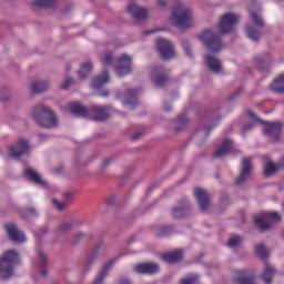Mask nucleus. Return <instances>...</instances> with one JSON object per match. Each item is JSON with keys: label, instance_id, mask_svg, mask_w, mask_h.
<instances>
[{"label": "nucleus", "instance_id": "obj_1", "mask_svg": "<svg viewBox=\"0 0 284 284\" xmlns=\"http://www.w3.org/2000/svg\"><path fill=\"white\" fill-rule=\"evenodd\" d=\"M70 112L78 118H92L94 121H104L108 119V111L105 108L93 105L91 109H87L79 102L69 104Z\"/></svg>", "mask_w": 284, "mask_h": 284}, {"label": "nucleus", "instance_id": "obj_2", "mask_svg": "<svg viewBox=\"0 0 284 284\" xmlns=\"http://www.w3.org/2000/svg\"><path fill=\"white\" fill-rule=\"evenodd\" d=\"M19 253L13 250L6 251V253L2 254V257H0V277L3 281L11 278L13 275V268L16 265H19Z\"/></svg>", "mask_w": 284, "mask_h": 284}, {"label": "nucleus", "instance_id": "obj_3", "mask_svg": "<svg viewBox=\"0 0 284 284\" xmlns=\"http://www.w3.org/2000/svg\"><path fill=\"white\" fill-rule=\"evenodd\" d=\"M33 119L41 128L51 129L58 125L55 114L48 106H36L33 111Z\"/></svg>", "mask_w": 284, "mask_h": 284}, {"label": "nucleus", "instance_id": "obj_4", "mask_svg": "<svg viewBox=\"0 0 284 284\" xmlns=\"http://www.w3.org/2000/svg\"><path fill=\"white\" fill-rule=\"evenodd\" d=\"M247 115L255 122H261L262 125H265L264 134L271 138L273 142H277L281 139L283 128V124L281 122H265L257 119L256 114L253 111H247Z\"/></svg>", "mask_w": 284, "mask_h": 284}, {"label": "nucleus", "instance_id": "obj_5", "mask_svg": "<svg viewBox=\"0 0 284 284\" xmlns=\"http://www.w3.org/2000/svg\"><path fill=\"white\" fill-rule=\"evenodd\" d=\"M172 20L176 23L178 29L186 30L192 26V13L190 9L178 4V7L173 9Z\"/></svg>", "mask_w": 284, "mask_h": 284}, {"label": "nucleus", "instance_id": "obj_6", "mask_svg": "<svg viewBox=\"0 0 284 284\" xmlns=\"http://www.w3.org/2000/svg\"><path fill=\"white\" fill-rule=\"evenodd\" d=\"M199 39L202 41V43H204L210 52L219 53L222 51L223 44L219 33H215L212 30H205L202 32Z\"/></svg>", "mask_w": 284, "mask_h": 284}, {"label": "nucleus", "instance_id": "obj_7", "mask_svg": "<svg viewBox=\"0 0 284 284\" xmlns=\"http://www.w3.org/2000/svg\"><path fill=\"white\" fill-rule=\"evenodd\" d=\"M274 221H281V215L277 212H261L254 217L255 226L261 232L267 231Z\"/></svg>", "mask_w": 284, "mask_h": 284}, {"label": "nucleus", "instance_id": "obj_8", "mask_svg": "<svg viewBox=\"0 0 284 284\" xmlns=\"http://www.w3.org/2000/svg\"><path fill=\"white\" fill-rule=\"evenodd\" d=\"M240 17L233 13H224L219 22V30L222 34L232 33L239 24Z\"/></svg>", "mask_w": 284, "mask_h": 284}, {"label": "nucleus", "instance_id": "obj_9", "mask_svg": "<svg viewBox=\"0 0 284 284\" xmlns=\"http://www.w3.org/2000/svg\"><path fill=\"white\" fill-rule=\"evenodd\" d=\"M156 50L160 52L161 59L164 61H170L176 57V51H174V45L166 39H156Z\"/></svg>", "mask_w": 284, "mask_h": 284}, {"label": "nucleus", "instance_id": "obj_10", "mask_svg": "<svg viewBox=\"0 0 284 284\" xmlns=\"http://www.w3.org/2000/svg\"><path fill=\"white\" fill-rule=\"evenodd\" d=\"M132 71V58L128 54H122L118 58V67H115V74L118 77H125Z\"/></svg>", "mask_w": 284, "mask_h": 284}, {"label": "nucleus", "instance_id": "obj_11", "mask_svg": "<svg viewBox=\"0 0 284 284\" xmlns=\"http://www.w3.org/2000/svg\"><path fill=\"white\" fill-rule=\"evenodd\" d=\"M30 151V146L26 139H18V142L9 146V155L11 159H19L20 156L27 155Z\"/></svg>", "mask_w": 284, "mask_h": 284}, {"label": "nucleus", "instance_id": "obj_12", "mask_svg": "<svg viewBox=\"0 0 284 284\" xmlns=\"http://www.w3.org/2000/svg\"><path fill=\"white\" fill-rule=\"evenodd\" d=\"M128 12L131 13L133 22L135 23H141L149 17V11H146L145 8H142L135 3L129 4Z\"/></svg>", "mask_w": 284, "mask_h": 284}, {"label": "nucleus", "instance_id": "obj_13", "mask_svg": "<svg viewBox=\"0 0 284 284\" xmlns=\"http://www.w3.org/2000/svg\"><path fill=\"white\" fill-rule=\"evenodd\" d=\"M160 266L155 263H138L133 265V272L142 275H153L159 273Z\"/></svg>", "mask_w": 284, "mask_h": 284}, {"label": "nucleus", "instance_id": "obj_14", "mask_svg": "<svg viewBox=\"0 0 284 284\" xmlns=\"http://www.w3.org/2000/svg\"><path fill=\"white\" fill-rule=\"evenodd\" d=\"M7 234H9V239L14 243H26L27 236L23 232L17 229L16 224L9 223L6 224Z\"/></svg>", "mask_w": 284, "mask_h": 284}, {"label": "nucleus", "instance_id": "obj_15", "mask_svg": "<svg viewBox=\"0 0 284 284\" xmlns=\"http://www.w3.org/2000/svg\"><path fill=\"white\" fill-rule=\"evenodd\" d=\"M194 196H195V201H197V204L201 211L205 212L209 205H211V199H209L207 191H205L204 189L197 187L194 190Z\"/></svg>", "mask_w": 284, "mask_h": 284}, {"label": "nucleus", "instance_id": "obj_16", "mask_svg": "<svg viewBox=\"0 0 284 284\" xmlns=\"http://www.w3.org/2000/svg\"><path fill=\"white\" fill-rule=\"evenodd\" d=\"M152 74L155 75V79H153L155 87H165L168 77L165 75V70L162 67H153Z\"/></svg>", "mask_w": 284, "mask_h": 284}, {"label": "nucleus", "instance_id": "obj_17", "mask_svg": "<svg viewBox=\"0 0 284 284\" xmlns=\"http://www.w3.org/2000/svg\"><path fill=\"white\" fill-rule=\"evenodd\" d=\"M251 169H252L251 160L248 158H244L243 169L240 172V176H237V179L234 180V184L236 185L243 184V182L246 181L247 176H250Z\"/></svg>", "mask_w": 284, "mask_h": 284}, {"label": "nucleus", "instance_id": "obj_18", "mask_svg": "<svg viewBox=\"0 0 284 284\" xmlns=\"http://www.w3.org/2000/svg\"><path fill=\"white\" fill-rule=\"evenodd\" d=\"M204 63L206 68H209L210 72L219 74L222 71V63H220L219 59L212 55L205 54Z\"/></svg>", "mask_w": 284, "mask_h": 284}, {"label": "nucleus", "instance_id": "obj_19", "mask_svg": "<svg viewBox=\"0 0 284 284\" xmlns=\"http://www.w3.org/2000/svg\"><path fill=\"white\" fill-rule=\"evenodd\" d=\"M231 149H232V140L224 139L222 142V148H220L213 153V159H222L223 156L230 153Z\"/></svg>", "mask_w": 284, "mask_h": 284}, {"label": "nucleus", "instance_id": "obj_20", "mask_svg": "<svg viewBox=\"0 0 284 284\" xmlns=\"http://www.w3.org/2000/svg\"><path fill=\"white\" fill-rule=\"evenodd\" d=\"M164 263H168V264H175L178 262L181 261V258H183V252L181 251H173V252H170V253H165L163 256H162Z\"/></svg>", "mask_w": 284, "mask_h": 284}, {"label": "nucleus", "instance_id": "obj_21", "mask_svg": "<svg viewBox=\"0 0 284 284\" xmlns=\"http://www.w3.org/2000/svg\"><path fill=\"white\" fill-rule=\"evenodd\" d=\"M236 274L237 277L234 278V284H256L254 283V276H248L246 271L240 270Z\"/></svg>", "mask_w": 284, "mask_h": 284}, {"label": "nucleus", "instance_id": "obj_22", "mask_svg": "<svg viewBox=\"0 0 284 284\" xmlns=\"http://www.w3.org/2000/svg\"><path fill=\"white\" fill-rule=\"evenodd\" d=\"M24 178L33 182L34 184H39L41 186H45V182L41 180L40 175L37 173V171L27 169L23 171Z\"/></svg>", "mask_w": 284, "mask_h": 284}, {"label": "nucleus", "instance_id": "obj_23", "mask_svg": "<svg viewBox=\"0 0 284 284\" xmlns=\"http://www.w3.org/2000/svg\"><path fill=\"white\" fill-rule=\"evenodd\" d=\"M114 261L111 260L106 264L103 265V268H101L100 273H98L97 278L94 280L93 284H102L103 280L108 276V272L113 266Z\"/></svg>", "mask_w": 284, "mask_h": 284}, {"label": "nucleus", "instance_id": "obj_24", "mask_svg": "<svg viewBox=\"0 0 284 284\" xmlns=\"http://www.w3.org/2000/svg\"><path fill=\"white\" fill-rule=\"evenodd\" d=\"M108 82H110V75L108 74V71H103L101 75L93 78L92 87L93 89H101V87L108 84Z\"/></svg>", "mask_w": 284, "mask_h": 284}, {"label": "nucleus", "instance_id": "obj_25", "mask_svg": "<svg viewBox=\"0 0 284 284\" xmlns=\"http://www.w3.org/2000/svg\"><path fill=\"white\" fill-rule=\"evenodd\" d=\"M271 90L276 94H284V73L272 82Z\"/></svg>", "mask_w": 284, "mask_h": 284}, {"label": "nucleus", "instance_id": "obj_26", "mask_svg": "<svg viewBox=\"0 0 284 284\" xmlns=\"http://www.w3.org/2000/svg\"><path fill=\"white\" fill-rule=\"evenodd\" d=\"M138 94L139 90H131L125 95L124 105H131V110H134L135 105H138Z\"/></svg>", "mask_w": 284, "mask_h": 284}, {"label": "nucleus", "instance_id": "obj_27", "mask_svg": "<svg viewBox=\"0 0 284 284\" xmlns=\"http://www.w3.org/2000/svg\"><path fill=\"white\" fill-rule=\"evenodd\" d=\"M74 197V193L67 192L63 193V202H59L58 200L53 199L52 203L54 204L55 209L59 211L64 210V207L68 205V202L71 201Z\"/></svg>", "mask_w": 284, "mask_h": 284}, {"label": "nucleus", "instance_id": "obj_28", "mask_svg": "<svg viewBox=\"0 0 284 284\" xmlns=\"http://www.w3.org/2000/svg\"><path fill=\"white\" fill-rule=\"evenodd\" d=\"M284 168V163L274 164L272 162H267L264 165V176L268 178L273 175L275 172Z\"/></svg>", "mask_w": 284, "mask_h": 284}, {"label": "nucleus", "instance_id": "obj_29", "mask_svg": "<svg viewBox=\"0 0 284 284\" xmlns=\"http://www.w3.org/2000/svg\"><path fill=\"white\" fill-rule=\"evenodd\" d=\"M58 3V0H34L31 6L34 10L38 8H53Z\"/></svg>", "mask_w": 284, "mask_h": 284}, {"label": "nucleus", "instance_id": "obj_30", "mask_svg": "<svg viewBox=\"0 0 284 284\" xmlns=\"http://www.w3.org/2000/svg\"><path fill=\"white\" fill-rule=\"evenodd\" d=\"M48 88H49V84L47 82L36 81V82H33L31 90L33 91V93L41 94L44 91H47Z\"/></svg>", "mask_w": 284, "mask_h": 284}, {"label": "nucleus", "instance_id": "obj_31", "mask_svg": "<svg viewBox=\"0 0 284 284\" xmlns=\"http://www.w3.org/2000/svg\"><path fill=\"white\" fill-rule=\"evenodd\" d=\"M274 268L271 265H267L264 270V272L262 273V281L265 284H271L272 283V277L274 276Z\"/></svg>", "mask_w": 284, "mask_h": 284}, {"label": "nucleus", "instance_id": "obj_32", "mask_svg": "<svg viewBox=\"0 0 284 284\" xmlns=\"http://www.w3.org/2000/svg\"><path fill=\"white\" fill-rule=\"evenodd\" d=\"M103 250H104V243L103 241L100 240V242H98L97 247L93 248V252H91V255L88 257V264L92 265L93 261L97 258L100 251H103Z\"/></svg>", "mask_w": 284, "mask_h": 284}, {"label": "nucleus", "instance_id": "obj_33", "mask_svg": "<svg viewBox=\"0 0 284 284\" xmlns=\"http://www.w3.org/2000/svg\"><path fill=\"white\" fill-rule=\"evenodd\" d=\"M92 69H93V65L91 62L83 63L79 70V78L85 79L87 77H89L90 72H92Z\"/></svg>", "mask_w": 284, "mask_h": 284}, {"label": "nucleus", "instance_id": "obj_34", "mask_svg": "<svg viewBox=\"0 0 284 284\" xmlns=\"http://www.w3.org/2000/svg\"><path fill=\"white\" fill-rule=\"evenodd\" d=\"M255 254L258 258L265 261L268 257V250L265 248L264 244H257V246H255Z\"/></svg>", "mask_w": 284, "mask_h": 284}, {"label": "nucleus", "instance_id": "obj_35", "mask_svg": "<svg viewBox=\"0 0 284 284\" xmlns=\"http://www.w3.org/2000/svg\"><path fill=\"white\" fill-rule=\"evenodd\" d=\"M246 33H247L248 39H251L252 41L260 40L261 33L254 27H247Z\"/></svg>", "mask_w": 284, "mask_h": 284}, {"label": "nucleus", "instance_id": "obj_36", "mask_svg": "<svg viewBox=\"0 0 284 284\" xmlns=\"http://www.w3.org/2000/svg\"><path fill=\"white\" fill-rule=\"evenodd\" d=\"M72 227H73L72 222L62 223L58 227V234L59 235L68 234L72 230Z\"/></svg>", "mask_w": 284, "mask_h": 284}, {"label": "nucleus", "instance_id": "obj_37", "mask_svg": "<svg viewBox=\"0 0 284 284\" xmlns=\"http://www.w3.org/2000/svg\"><path fill=\"white\" fill-rule=\"evenodd\" d=\"M101 63L106 67H112L113 65V53L112 52H106L103 55H101Z\"/></svg>", "mask_w": 284, "mask_h": 284}, {"label": "nucleus", "instance_id": "obj_38", "mask_svg": "<svg viewBox=\"0 0 284 284\" xmlns=\"http://www.w3.org/2000/svg\"><path fill=\"white\" fill-rule=\"evenodd\" d=\"M251 20H253V22L255 24H257L258 27H261V28L264 27L263 19H261L260 13H257L256 11H251Z\"/></svg>", "mask_w": 284, "mask_h": 284}, {"label": "nucleus", "instance_id": "obj_39", "mask_svg": "<svg viewBox=\"0 0 284 284\" xmlns=\"http://www.w3.org/2000/svg\"><path fill=\"white\" fill-rule=\"evenodd\" d=\"M199 282V275L191 274L185 278L181 280L180 284H196Z\"/></svg>", "mask_w": 284, "mask_h": 284}, {"label": "nucleus", "instance_id": "obj_40", "mask_svg": "<svg viewBox=\"0 0 284 284\" xmlns=\"http://www.w3.org/2000/svg\"><path fill=\"white\" fill-rule=\"evenodd\" d=\"M184 215H186V207L173 209V217L174 219H181V217H184Z\"/></svg>", "mask_w": 284, "mask_h": 284}, {"label": "nucleus", "instance_id": "obj_41", "mask_svg": "<svg viewBox=\"0 0 284 284\" xmlns=\"http://www.w3.org/2000/svg\"><path fill=\"white\" fill-rule=\"evenodd\" d=\"M241 243V237L239 235L231 236L227 246L230 248H235Z\"/></svg>", "mask_w": 284, "mask_h": 284}, {"label": "nucleus", "instance_id": "obj_42", "mask_svg": "<svg viewBox=\"0 0 284 284\" xmlns=\"http://www.w3.org/2000/svg\"><path fill=\"white\" fill-rule=\"evenodd\" d=\"M171 232H172L171 226H161V229L158 230L156 235L158 236H166V235L171 234Z\"/></svg>", "mask_w": 284, "mask_h": 284}, {"label": "nucleus", "instance_id": "obj_43", "mask_svg": "<svg viewBox=\"0 0 284 284\" xmlns=\"http://www.w3.org/2000/svg\"><path fill=\"white\" fill-rule=\"evenodd\" d=\"M182 49H184L185 54H187L189 58H192L190 42H187V41L182 42Z\"/></svg>", "mask_w": 284, "mask_h": 284}, {"label": "nucleus", "instance_id": "obj_44", "mask_svg": "<svg viewBox=\"0 0 284 284\" xmlns=\"http://www.w3.org/2000/svg\"><path fill=\"white\" fill-rule=\"evenodd\" d=\"M257 69L264 71V69L268 68V62L266 60H256Z\"/></svg>", "mask_w": 284, "mask_h": 284}, {"label": "nucleus", "instance_id": "obj_45", "mask_svg": "<svg viewBox=\"0 0 284 284\" xmlns=\"http://www.w3.org/2000/svg\"><path fill=\"white\" fill-rule=\"evenodd\" d=\"M84 239H87V234L84 232H80L73 237V244L80 243Z\"/></svg>", "mask_w": 284, "mask_h": 284}, {"label": "nucleus", "instance_id": "obj_46", "mask_svg": "<svg viewBox=\"0 0 284 284\" xmlns=\"http://www.w3.org/2000/svg\"><path fill=\"white\" fill-rule=\"evenodd\" d=\"M72 84H74V80L69 78L65 81H63L62 85L60 88H62V90H67L70 87H72Z\"/></svg>", "mask_w": 284, "mask_h": 284}, {"label": "nucleus", "instance_id": "obj_47", "mask_svg": "<svg viewBox=\"0 0 284 284\" xmlns=\"http://www.w3.org/2000/svg\"><path fill=\"white\" fill-rule=\"evenodd\" d=\"M38 256H39V267H44L47 263L44 253L39 251Z\"/></svg>", "mask_w": 284, "mask_h": 284}, {"label": "nucleus", "instance_id": "obj_48", "mask_svg": "<svg viewBox=\"0 0 284 284\" xmlns=\"http://www.w3.org/2000/svg\"><path fill=\"white\" fill-rule=\"evenodd\" d=\"M141 136H142V132H136L135 134H133L131 136V140L132 141H138L139 139H141Z\"/></svg>", "mask_w": 284, "mask_h": 284}, {"label": "nucleus", "instance_id": "obj_49", "mask_svg": "<svg viewBox=\"0 0 284 284\" xmlns=\"http://www.w3.org/2000/svg\"><path fill=\"white\" fill-rule=\"evenodd\" d=\"M164 111L171 112V104L170 103H164Z\"/></svg>", "mask_w": 284, "mask_h": 284}, {"label": "nucleus", "instance_id": "obj_50", "mask_svg": "<svg viewBox=\"0 0 284 284\" xmlns=\"http://www.w3.org/2000/svg\"><path fill=\"white\" fill-rule=\"evenodd\" d=\"M165 6H166L165 1L163 0L158 1V7L164 8Z\"/></svg>", "mask_w": 284, "mask_h": 284}, {"label": "nucleus", "instance_id": "obj_51", "mask_svg": "<svg viewBox=\"0 0 284 284\" xmlns=\"http://www.w3.org/2000/svg\"><path fill=\"white\" fill-rule=\"evenodd\" d=\"M119 284H131V282H129V280L126 278H122V280H119Z\"/></svg>", "mask_w": 284, "mask_h": 284}, {"label": "nucleus", "instance_id": "obj_52", "mask_svg": "<svg viewBox=\"0 0 284 284\" xmlns=\"http://www.w3.org/2000/svg\"><path fill=\"white\" fill-rule=\"evenodd\" d=\"M158 30L155 29V30H146L145 32H144V34L145 36H149V34H152V33H155Z\"/></svg>", "mask_w": 284, "mask_h": 284}, {"label": "nucleus", "instance_id": "obj_53", "mask_svg": "<svg viewBox=\"0 0 284 284\" xmlns=\"http://www.w3.org/2000/svg\"><path fill=\"white\" fill-rule=\"evenodd\" d=\"M241 89L234 92L233 97H231V100L235 99L236 97L240 95Z\"/></svg>", "mask_w": 284, "mask_h": 284}, {"label": "nucleus", "instance_id": "obj_54", "mask_svg": "<svg viewBox=\"0 0 284 284\" xmlns=\"http://www.w3.org/2000/svg\"><path fill=\"white\" fill-rule=\"evenodd\" d=\"M178 122H182V123L186 122V120L184 119V115H180V118H178Z\"/></svg>", "mask_w": 284, "mask_h": 284}, {"label": "nucleus", "instance_id": "obj_55", "mask_svg": "<svg viewBox=\"0 0 284 284\" xmlns=\"http://www.w3.org/2000/svg\"><path fill=\"white\" fill-rule=\"evenodd\" d=\"M110 95V93L108 91H104L103 93H101V97L103 98H108Z\"/></svg>", "mask_w": 284, "mask_h": 284}, {"label": "nucleus", "instance_id": "obj_56", "mask_svg": "<svg viewBox=\"0 0 284 284\" xmlns=\"http://www.w3.org/2000/svg\"><path fill=\"white\" fill-rule=\"evenodd\" d=\"M110 163V160H104L102 168H106V165Z\"/></svg>", "mask_w": 284, "mask_h": 284}, {"label": "nucleus", "instance_id": "obj_57", "mask_svg": "<svg viewBox=\"0 0 284 284\" xmlns=\"http://www.w3.org/2000/svg\"><path fill=\"white\" fill-rule=\"evenodd\" d=\"M48 273L45 272V270H41V275L45 276Z\"/></svg>", "mask_w": 284, "mask_h": 284}, {"label": "nucleus", "instance_id": "obj_58", "mask_svg": "<svg viewBox=\"0 0 284 284\" xmlns=\"http://www.w3.org/2000/svg\"><path fill=\"white\" fill-rule=\"evenodd\" d=\"M30 213L34 215L37 211H34V209H30Z\"/></svg>", "mask_w": 284, "mask_h": 284}, {"label": "nucleus", "instance_id": "obj_59", "mask_svg": "<svg viewBox=\"0 0 284 284\" xmlns=\"http://www.w3.org/2000/svg\"><path fill=\"white\" fill-rule=\"evenodd\" d=\"M37 237H40V234H36Z\"/></svg>", "mask_w": 284, "mask_h": 284}, {"label": "nucleus", "instance_id": "obj_60", "mask_svg": "<svg viewBox=\"0 0 284 284\" xmlns=\"http://www.w3.org/2000/svg\"><path fill=\"white\" fill-rule=\"evenodd\" d=\"M42 234H45V231H42Z\"/></svg>", "mask_w": 284, "mask_h": 284}, {"label": "nucleus", "instance_id": "obj_61", "mask_svg": "<svg viewBox=\"0 0 284 284\" xmlns=\"http://www.w3.org/2000/svg\"><path fill=\"white\" fill-rule=\"evenodd\" d=\"M151 284H153V283H151Z\"/></svg>", "mask_w": 284, "mask_h": 284}]
</instances>
